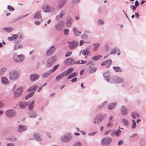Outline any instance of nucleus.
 <instances>
[{"instance_id": "1", "label": "nucleus", "mask_w": 146, "mask_h": 146, "mask_svg": "<svg viewBox=\"0 0 146 146\" xmlns=\"http://www.w3.org/2000/svg\"><path fill=\"white\" fill-rule=\"evenodd\" d=\"M19 77V74L17 71L15 70H12L10 72L9 77L11 80H15L17 79Z\"/></svg>"}, {"instance_id": "2", "label": "nucleus", "mask_w": 146, "mask_h": 146, "mask_svg": "<svg viewBox=\"0 0 146 146\" xmlns=\"http://www.w3.org/2000/svg\"><path fill=\"white\" fill-rule=\"evenodd\" d=\"M112 141L110 137H106L103 139L101 141V144L104 146H108L110 145Z\"/></svg>"}, {"instance_id": "3", "label": "nucleus", "mask_w": 146, "mask_h": 146, "mask_svg": "<svg viewBox=\"0 0 146 146\" xmlns=\"http://www.w3.org/2000/svg\"><path fill=\"white\" fill-rule=\"evenodd\" d=\"M104 117L101 115H98L93 120V122L96 124H98L100 123L104 119Z\"/></svg>"}, {"instance_id": "4", "label": "nucleus", "mask_w": 146, "mask_h": 146, "mask_svg": "<svg viewBox=\"0 0 146 146\" xmlns=\"http://www.w3.org/2000/svg\"><path fill=\"white\" fill-rule=\"evenodd\" d=\"M87 65H89L90 73H94L97 70V68L94 67V64H93V62L92 61H91L88 62L87 64Z\"/></svg>"}, {"instance_id": "5", "label": "nucleus", "mask_w": 146, "mask_h": 146, "mask_svg": "<svg viewBox=\"0 0 146 146\" xmlns=\"http://www.w3.org/2000/svg\"><path fill=\"white\" fill-rule=\"evenodd\" d=\"M5 113L7 116L10 117L15 116L16 114L15 111L11 109H9L7 110Z\"/></svg>"}, {"instance_id": "6", "label": "nucleus", "mask_w": 146, "mask_h": 146, "mask_svg": "<svg viewBox=\"0 0 146 146\" xmlns=\"http://www.w3.org/2000/svg\"><path fill=\"white\" fill-rule=\"evenodd\" d=\"M56 56H53L47 60L46 65L48 67L51 66L56 61Z\"/></svg>"}, {"instance_id": "7", "label": "nucleus", "mask_w": 146, "mask_h": 146, "mask_svg": "<svg viewBox=\"0 0 146 146\" xmlns=\"http://www.w3.org/2000/svg\"><path fill=\"white\" fill-rule=\"evenodd\" d=\"M23 59V56L22 55H15L13 57L14 60L17 62H20L22 61Z\"/></svg>"}, {"instance_id": "8", "label": "nucleus", "mask_w": 146, "mask_h": 146, "mask_svg": "<svg viewBox=\"0 0 146 146\" xmlns=\"http://www.w3.org/2000/svg\"><path fill=\"white\" fill-rule=\"evenodd\" d=\"M23 91V88L22 87H20L18 88L15 91L14 94L15 96H20L21 94Z\"/></svg>"}, {"instance_id": "9", "label": "nucleus", "mask_w": 146, "mask_h": 146, "mask_svg": "<svg viewBox=\"0 0 146 146\" xmlns=\"http://www.w3.org/2000/svg\"><path fill=\"white\" fill-rule=\"evenodd\" d=\"M56 49L54 46H52L47 50L46 52V54L47 56H49L52 55Z\"/></svg>"}, {"instance_id": "10", "label": "nucleus", "mask_w": 146, "mask_h": 146, "mask_svg": "<svg viewBox=\"0 0 146 146\" xmlns=\"http://www.w3.org/2000/svg\"><path fill=\"white\" fill-rule=\"evenodd\" d=\"M64 23L62 21H60L55 26L56 29L57 30H61L64 27Z\"/></svg>"}, {"instance_id": "11", "label": "nucleus", "mask_w": 146, "mask_h": 146, "mask_svg": "<svg viewBox=\"0 0 146 146\" xmlns=\"http://www.w3.org/2000/svg\"><path fill=\"white\" fill-rule=\"evenodd\" d=\"M75 62L73 59L71 58L66 59L64 61V63L67 64L72 65L74 64Z\"/></svg>"}, {"instance_id": "12", "label": "nucleus", "mask_w": 146, "mask_h": 146, "mask_svg": "<svg viewBox=\"0 0 146 146\" xmlns=\"http://www.w3.org/2000/svg\"><path fill=\"white\" fill-rule=\"evenodd\" d=\"M39 78V76L36 74H33L31 75L30 76V80L34 82L38 80Z\"/></svg>"}, {"instance_id": "13", "label": "nucleus", "mask_w": 146, "mask_h": 146, "mask_svg": "<svg viewBox=\"0 0 146 146\" xmlns=\"http://www.w3.org/2000/svg\"><path fill=\"white\" fill-rule=\"evenodd\" d=\"M112 62V61L110 60L105 61L101 63V65L103 66L106 65V68H108L110 67Z\"/></svg>"}, {"instance_id": "14", "label": "nucleus", "mask_w": 146, "mask_h": 146, "mask_svg": "<svg viewBox=\"0 0 146 146\" xmlns=\"http://www.w3.org/2000/svg\"><path fill=\"white\" fill-rule=\"evenodd\" d=\"M42 10L45 13H49L50 11V6L46 4L44 5L42 7Z\"/></svg>"}, {"instance_id": "15", "label": "nucleus", "mask_w": 146, "mask_h": 146, "mask_svg": "<svg viewBox=\"0 0 146 146\" xmlns=\"http://www.w3.org/2000/svg\"><path fill=\"white\" fill-rule=\"evenodd\" d=\"M69 44V47L70 49L74 48L78 45V43L76 41H72L68 42Z\"/></svg>"}, {"instance_id": "16", "label": "nucleus", "mask_w": 146, "mask_h": 146, "mask_svg": "<svg viewBox=\"0 0 146 146\" xmlns=\"http://www.w3.org/2000/svg\"><path fill=\"white\" fill-rule=\"evenodd\" d=\"M121 112L123 115H126L128 113V109L126 107L123 106L121 108Z\"/></svg>"}, {"instance_id": "17", "label": "nucleus", "mask_w": 146, "mask_h": 146, "mask_svg": "<svg viewBox=\"0 0 146 146\" xmlns=\"http://www.w3.org/2000/svg\"><path fill=\"white\" fill-rule=\"evenodd\" d=\"M65 71L57 75L55 78L56 81H58L62 79L65 76Z\"/></svg>"}, {"instance_id": "18", "label": "nucleus", "mask_w": 146, "mask_h": 146, "mask_svg": "<svg viewBox=\"0 0 146 146\" xmlns=\"http://www.w3.org/2000/svg\"><path fill=\"white\" fill-rule=\"evenodd\" d=\"M103 75L106 80L107 82H109L110 80V72L109 71H106L104 74Z\"/></svg>"}, {"instance_id": "19", "label": "nucleus", "mask_w": 146, "mask_h": 146, "mask_svg": "<svg viewBox=\"0 0 146 146\" xmlns=\"http://www.w3.org/2000/svg\"><path fill=\"white\" fill-rule=\"evenodd\" d=\"M27 128L25 126L20 125L19 126L18 129L17 130L19 132H21L26 130Z\"/></svg>"}, {"instance_id": "20", "label": "nucleus", "mask_w": 146, "mask_h": 146, "mask_svg": "<svg viewBox=\"0 0 146 146\" xmlns=\"http://www.w3.org/2000/svg\"><path fill=\"white\" fill-rule=\"evenodd\" d=\"M71 139V138L70 137H68L66 136H64L62 137L61 140L64 142H67L69 141Z\"/></svg>"}, {"instance_id": "21", "label": "nucleus", "mask_w": 146, "mask_h": 146, "mask_svg": "<svg viewBox=\"0 0 146 146\" xmlns=\"http://www.w3.org/2000/svg\"><path fill=\"white\" fill-rule=\"evenodd\" d=\"M38 88V86L37 85L32 86L28 90V92L33 91V92L34 93L36 91V89H37Z\"/></svg>"}, {"instance_id": "22", "label": "nucleus", "mask_w": 146, "mask_h": 146, "mask_svg": "<svg viewBox=\"0 0 146 146\" xmlns=\"http://www.w3.org/2000/svg\"><path fill=\"white\" fill-rule=\"evenodd\" d=\"M100 45V43H96L92 44L93 50L94 51L97 50Z\"/></svg>"}, {"instance_id": "23", "label": "nucleus", "mask_w": 146, "mask_h": 146, "mask_svg": "<svg viewBox=\"0 0 146 146\" xmlns=\"http://www.w3.org/2000/svg\"><path fill=\"white\" fill-rule=\"evenodd\" d=\"M1 81L2 82L5 84H7L9 82V80L5 77H2L1 78Z\"/></svg>"}, {"instance_id": "24", "label": "nucleus", "mask_w": 146, "mask_h": 146, "mask_svg": "<svg viewBox=\"0 0 146 146\" xmlns=\"http://www.w3.org/2000/svg\"><path fill=\"white\" fill-rule=\"evenodd\" d=\"M72 21V19L71 17H69L68 18L66 23V25L67 27H71Z\"/></svg>"}, {"instance_id": "25", "label": "nucleus", "mask_w": 146, "mask_h": 146, "mask_svg": "<svg viewBox=\"0 0 146 146\" xmlns=\"http://www.w3.org/2000/svg\"><path fill=\"white\" fill-rule=\"evenodd\" d=\"M66 0H59V7L60 8H62L66 3Z\"/></svg>"}, {"instance_id": "26", "label": "nucleus", "mask_w": 146, "mask_h": 146, "mask_svg": "<svg viewBox=\"0 0 146 146\" xmlns=\"http://www.w3.org/2000/svg\"><path fill=\"white\" fill-rule=\"evenodd\" d=\"M34 17L36 19H39L41 17V11L36 12L35 14Z\"/></svg>"}, {"instance_id": "27", "label": "nucleus", "mask_w": 146, "mask_h": 146, "mask_svg": "<svg viewBox=\"0 0 146 146\" xmlns=\"http://www.w3.org/2000/svg\"><path fill=\"white\" fill-rule=\"evenodd\" d=\"M34 136L37 140L39 141H40L42 140V138L38 133H35L34 134Z\"/></svg>"}, {"instance_id": "28", "label": "nucleus", "mask_w": 146, "mask_h": 146, "mask_svg": "<svg viewBox=\"0 0 146 146\" xmlns=\"http://www.w3.org/2000/svg\"><path fill=\"white\" fill-rule=\"evenodd\" d=\"M28 104L27 102H21L20 104V107L21 108H23L26 107Z\"/></svg>"}, {"instance_id": "29", "label": "nucleus", "mask_w": 146, "mask_h": 146, "mask_svg": "<svg viewBox=\"0 0 146 146\" xmlns=\"http://www.w3.org/2000/svg\"><path fill=\"white\" fill-rule=\"evenodd\" d=\"M74 70V68H68L66 71V73H65V76H67L69 74L72 72Z\"/></svg>"}, {"instance_id": "30", "label": "nucleus", "mask_w": 146, "mask_h": 146, "mask_svg": "<svg viewBox=\"0 0 146 146\" xmlns=\"http://www.w3.org/2000/svg\"><path fill=\"white\" fill-rule=\"evenodd\" d=\"M73 31L74 33L77 36H80L81 34V32L78 31L75 28H73Z\"/></svg>"}, {"instance_id": "31", "label": "nucleus", "mask_w": 146, "mask_h": 146, "mask_svg": "<svg viewBox=\"0 0 146 146\" xmlns=\"http://www.w3.org/2000/svg\"><path fill=\"white\" fill-rule=\"evenodd\" d=\"M12 35V36L9 37L8 38V39L9 40L11 41L15 39L18 37V35L16 34L13 35Z\"/></svg>"}, {"instance_id": "32", "label": "nucleus", "mask_w": 146, "mask_h": 146, "mask_svg": "<svg viewBox=\"0 0 146 146\" xmlns=\"http://www.w3.org/2000/svg\"><path fill=\"white\" fill-rule=\"evenodd\" d=\"M123 81L122 79L117 77L115 78L114 82L115 83H119L123 82Z\"/></svg>"}, {"instance_id": "33", "label": "nucleus", "mask_w": 146, "mask_h": 146, "mask_svg": "<svg viewBox=\"0 0 146 146\" xmlns=\"http://www.w3.org/2000/svg\"><path fill=\"white\" fill-rule=\"evenodd\" d=\"M78 74L76 72H73L70 74L68 77L67 79H69L72 78L75 76H77Z\"/></svg>"}, {"instance_id": "34", "label": "nucleus", "mask_w": 146, "mask_h": 146, "mask_svg": "<svg viewBox=\"0 0 146 146\" xmlns=\"http://www.w3.org/2000/svg\"><path fill=\"white\" fill-rule=\"evenodd\" d=\"M34 101H33L31 103L29 104V109L30 111L32 110L34 108Z\"/></svg>"}, {"instance_id": "35", "label": "nucleus", "mask_w": 146, "mask_h": 146, "mask_svg": "<svg viewBox=\"0 0 146 146\" xmlns=\"http://www.w3.org/2000/svg\"><path fill=\"white\" fill-rule=\"evenodd\" d=\"M116 103H114L110 104L108 106V108L109 109L111 110L113 109L116 106Z\"/></svg>"}, {"instance_id": "36", "label": "nucleus", "mask_w": 146, "mask_h": 146, "mask_svg": "<svg viewBox=\"0 0 146 146\" xmlns=\"http://www.w3.org/2000/svg\"><path fill=\"white\" fill-rule=\"evenodd\" d=\"M131 116L133 119H135L136 117H139V115L137 112H134L132 113Z\"/></svg>"}, {"instance_id": "37", "label": "nucleus", "mask_w": 146, "mask_h": 146, "mask_svg": "<svg viewBox=\"0 0 146 146\" xmlns=\"http://www.w3.org/2000/svg\"><path fill=\"white\" fill-rule=\"evenodd\" d=\"M3 29L8 32H10L13 30V29L11 27L4 28Z\"/></svg>"}, {"instance_id": "38", "label": "nucleus", "mask_w": 146, "mask_h": 146, "mask_svg": "<svg viewBox=\"0 0 146 146\" xmlns=\"http://www.w3.org/2000/svg\"><path fill=\"white\" fill-rule=\"evenodd\" d=\"M113 69H114L116 72H121V70L119 67H113Z\"/></svg>"}, {"instance_id": "39", "label": "nucleus", "mask_w": 146, "mask_h": 146, "mask_svg": "<svg viewBox=\"0 0 146 146\" xmlns=\"http://www.w3.org/2000/svg\"><path fill=\"white\" fill-rule=\"evenodd\" d=\"M89 52L87 49H86L83 50L82 53L83 54L85 55H88Z\"/></svg>"}, {"instance_id": "40", "label": "nucleus", "mask_w": 146, "mask_h": 146, "mask_svg": "<svg viewBox=\"0 0 146 146\" xmlns=\"http://www.w3.org/2000/svg\"><path fill=\"white\" fill-rule=\"evenodd\" d=\"M73 146H82V144L80 141H78L75 143Z\"/></svg>"}, {"instance_id": "41", "label": "nucleus", "mask_w": 146, "mask_h": 146, "mask_svg": "<svg viewBox=\"0 0 146 146\" xmlns=\"http://www.w3.org/2000/svg\"><path fill=\"white\" fill-rule=\"evenodd\" d=\"M101 57L100 55H99L95 56L92 58L95 61H97L99 59H100V58Z\"/></svg>"}, {"instance_id": "42", "label": "nucleus", "mask_w": 146, "mask_h": 146, "mask_svg": "<svg viewBox=\"0 0 146 146\" xmlns=\"http://www.w3.org/2000/svg\"><path fill=\"white\" fill-rule=\"evenodd\" d=\"M59 66V64H57L56 65H55L53 68L51 72L53 73L54 71L55 70H56L57 68Z\"/></svg>"}, {"instance_id": "43", "label": "nucleus", "mask_w": 146, "mask_h": 146, "mask_svg": "<svg viewBox=\"0 0 146 146\" xmlns=\"http://www.w3.org/2000/svg\"><path fill=\"white\" fill-rule=\"evenodd\" d=\"M34 92H32V93L27 95L25 97V99L27 100L29 98L32 97L34 94Z\"/></svg>"}, {"instance_id": "44", "label": "nucleus", "mask_w": 146, "mask_h": 146, "mask_svg": "<svg viewBox=\"0 0 146 146\" xmlns=\"http://www.w3.org/2000/svg\"><path fill=\"white\" fill-rule=\"evenodd\" d=\"M122 121L125 125H128V122L126 119H122Z\"/></svg>"}, {"instance_id": "45", "label": "nucleus", "mask_w": 146, "mask_h": 146, "mask_svg": "<svg viewBox=\"0 0 146 146\" xmlns=\"http://www.w3.org/2000/svg\"><path fill=\"white\" fill-rule=\"evenodd\" d=\"M29 115L31 117H35L36 116V115L34 112H32L30 113Z\"/></svg>"}, {"instance_id": "46", "label": "nucleus", "mask_w": 146, "mask_h": 146, "mask_svg": "<svg viewBox=\"0 0 146 146\" xmlns=\"http://www.w3.org/2000/svg\"><path fill=\"white\" fill-rule=\"evenodd\" d=\"M6 70V69L5 68H3L0 70V74H3L4 72Z\"/></svg>"}, {"instance_id": "47", "label": "nucleus", "mask_w": 146, "mask_h": 146, "mask_svg": "<svg viewBox=\"0 0 146 146\" xmlns=\"http://www.w3.org/2000/svg\"><path fill=\"white\" fill-rule=\"evenodd\" d=\"M64 14L65 13L64 12H61L59 15L57 16V18H61L64 15Z\"/></svg>"}, {"instance_id": "48", "label": "nucleus", "mask_w": 146, "mask_h": 146, "mask_svg": "<svg viewBox=\"0 0 146 146\" xmlns=\"http://www.w3.org/2000/svg\"><path fill=\"white\" fill-rule=\"evenodd\" d=\"M115 132L116 135L118 136L120 135L121 133V131L119 129H117L115 131Z\"/></svg>"}, {"instance_id": "49", "label": "nucleus", "mask_w": 146, "mask_h": 146, "mask_svg": "<svg viewBox=\"0 0 146 146\" xmlns=\"http://www.w3.org/2000/svg\"><path fill=\"white\" fill-rule=\"evenodd\" d=\"M132 121L133 122V124L132 127V128L134 129L135 127L136 126L135 121L134 120H132Z\"/></svg>"}, {"instance_id": "50", "label": "nucleus", "mask_w": 146, "mask_h": 146, "mask_svg": "<svg viewBox=\"0 0 146 146\" xmlns=\"http://www.w3.org/2000/svg\"><path fill=\"white\" fill-rule=\"evenodd\" d=\"M117 50L115 49H113L110 52V54H115L116 53Z\"/></svg>"}, {"instance_id": "51", "label": "nucleus", "mask_w": 146, "mask_h": 146, "mask_svg": "<svg viewBox=\"0 0 146 146\" xmlns=\"http://www.w3.org/2000/svg\"><path fill=\"white\" fill-rule=\"evenodd\" d=\"M7 8L10 11H13L14 10V9L13 7H12L11 6L8 5L7 6Z\"/></svg>"}, {"instance_id": "52", "label": "nucleus", "mask_w": 146, "mask_h": 146, "mask_svg": "<svg viewBox=\"0 0 146 146\" xmlns=\"http://www.w3.org/2000/svg\"><path fill=\"white\" fill-rule=\"evenodd\" d=\"M50 74L48 73H46L44 74L43 75V77L44 78H46L48 77L49 75H50Z\"/></svg>"}, {"instance_id": "53", "label": "nucleus", "mask_w": 146, "mask_h": 146, "mask_svg": "<svg viewBox=\"0 0 146 146\" xmlns=\"http://www.w3.org/2000/svg\"><path fill=\"white\" fill-rule=\"evenodd\" d=\"M64 34L65 35H68V29H65L64 30Z\"/></svg>"}, {"instance_id": "54", "label": "nucleus", "mask_w": 146, "mask_h": 146, "mask_svg": "<svg viewBox=\"0 0 146 146\" xmlns=\"http://www.w3.org/2000/svg\"><path fill=\"white\" fill-rule=\"evenodd\" d=\"M72 54V52H67L65 55V56L67 57L70 56Z\"/></svg>"}, {"instance_id": "55", "label": "nucleus", "mask_w": 146, "mask_h": 146, "mask_svg": "<svg viewBox=\"0 0 146 146\" xmlns=\"http://www.w3.org/2000/svg\"><path fill=\"white\" fill-rule=\"evenodd\" d=\"M77 80V79L76 78H73L71 80V81L72 82H76Z\"/></svg>"}, {"instance_id": "56", "label": "nucleus", "mask_w": 146, "mask_h": 146, "mask_svg": "<svg viewBox=\"0 0 146 146\" xmlns=\"http://www.w3.org/2000/svg\"><path fill=\"white\" fill-rule=\"evenodd\" d=\"M123 141L122 140H120L119 141L118 143V145H120L123 143Z\"/></svg>"}, {"instance_id": "57", "label": "nucleus", "mask_w": 146, "mask_h": 146, "mask_svg": "<svg viewBox=\"0 0 146 146\" xmlns=\"http://www.w3.org/2000/svg\"><path fill=\"white\" fill-rule=\"evenodd\" d=\"M84 43V41L83 40H81L80 41V45H82Z\"/></svg>"}, {"instance_id": "58", "label": "nucleus", "mask_w": 146, "mask_h": 146, "mask_svg": "<svg viewBox=\"0 0 146 146\" xmlns=\"http://www.w3.org/2000/svg\"><path fill=\"white\" fill-rule=\"evenodd\" d=\"M98 24H103V22L101 20H98Z\"/></svg>"}, {"instance_id": "59", "label": "nucleus", "mask_w": 146, "mask_h": 146, "mask_svg": "<svg viewBox=\"0 0 146 146\" xmlns=\"http://www.w3.org/2000/svg\"><path fill=\"white\" fill-rule=\"evenodd\" d=\"M7 146H15L14 144L12 143H9L7 144Z\"/></svg>"}, {"instance_id": "60", "label": "nucleus", "mask_w": 146, "mask_h": 146, "mask_svg": "<svg viewBox=\"0 0 146 146\" xmlns=\"http://www.w3.org/2000/svg\"><path fill=\"white\" fill-rule=\"evenodd\" d=\"M135 5L136 7H137V6L139 5V3H138V1H135Z\"/></svg>"}, {"instance_id": "61", "label": "nucleus", "mask_w": 146, "mask_h": 146, "mask_svg": "<svg viewBox=\"0 0 146 146\" xmlns=\"http://www.w3.org/2000/svg\"><path fill=\"white\" fill-rule=\"evenodd\" d=\"M3 106L4 104L1 101H0V108H1L3 107Z\"/></svg>"}, {"instance_id": "62", "label": "nucleus", "mask_w": 146, "mask_h": 146, "mask_svg": "<svg viewBox=\"0 0 146 146\" xmlns=\"http://www.w3.org/2000/svg\"><path fill=\"white\" fill-rule=\"evenodd\" d=\"M81 60H79L77 62H75L74 64H81Z\"/></svg>"}, {"instance_id": "63", "label": "nucleus", "mask_w": 146, "mask_h": 146, "mask_svg": "<svg viewBox=\"0 0 146 146\" xmlns=\"http://www.w3.org/2000/svg\"><path fill=\"white\" fill-rule=\"evenodd\" d=\"M87 62L85 60H81V64H84L87 63Z\"/></svg>"}, {"instance_id": "64", "label": "nucleus", "mask_w": 146, "mask_h": 146, "mask_svg": "<svg viewBox=\"0 0 146 146\" xmlns=\"http://www.w3.org/2000/svg\"><path fill=\"white\" fill-rule=\"evenodd\" d=\"M80 0H73V3H77Z\"/></svg>"}]
</instances>
